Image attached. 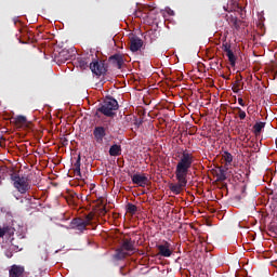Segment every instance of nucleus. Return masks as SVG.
<instances>
[{
	"mask_svg": "<svg viewBox=\"0 0 277 277\" xmlns=\"http://www.w3.org/2000/svg\"><path fill=\"white\" fill-rule=\"evenodd\" d=\"M193 164L194 154L188 153L187 149H185L180 156L175 167V179L177 183H171L169 185L170 192L175 194V196H179V194H181V192L187 187V174H189V170H192Z\"/></svg>",
	"mask_w": 277,
	"mask_h": 277,
	"instance_id": "1",
	"label": "nucleus"
},
{
	"mask_svg": "<svg viewBox=\"0 0 277 277\" xmlns=\"http://www.w3.org/2000/svg\"><path fill=\"white\" fill-rule=\"evenodd\" d=\"M135 253V240L131 238H123L116 249L113 259L115 261H124L127 256H131V254Z\"/></svg>",
	"mask_w": 277,
	"mask_h": 277,
	"instance_id": "2",
	"label": "nucleus"
},
{
	"mask_svg": "<svg viewBox=\"0 0 277 277\" xmlns=\"http://www.w3.org/2000/svg\"><path fill=\"white\" fill-rule=\"evenodd\" d=\"M118 101L114 97H107L101 106L96 109L95 116L96 118H101V114L106 116V118H114L116 116V111H118Z\"/></svg>",
	"mask_w": 277,
	"mask_h": 277,
	"instance_id": "3",
	"label": "nucleus"
},
{
	"mask_svg": "<svg viewBox=\"0 0 277 277\" xmlns=\"http://www.w3.org/2000/svg\"><path fill=\"white\" fill-rule=\"evenodd\" d=\"M11 181H13V186L15 189H17V192H19V194H27V192H29L30 186L29 182H27V177L18 174H12Z\"/></svg>",
	"mask_w": 277,
	"mask_h": 277,
	"instance_id": "4",
	"label": "nucleus"
},
{
	"mask_svg": "<svg viewBox=\"0 0 277 277\" xmlns=\"http://www.w3.org/2000/svg\"><path fill=\"white\" fill-rule=\"evenodd\" d=\"M90 70L93 75H96V77H101L107 72V67H105V62L103 61H93L90 63Z\"/></svg>",
	"mask_w": 277,
	"mask_h": 277,
	"instance_id": "5",
	"label": "nucleus"
},
{
	"mask_svg": "<svg viewBox=\"0 0 277 277\" xmlns=\"http://www.w3.org/2000/svg\"><path fill=\"white\" fill-rule=\"evenodd\" d=\"M158 250V256H163L164 259H170L172 256V245L168 241H163L162 245L156 246Z\"/></svg>",
	"mask_w": 277,
	"mask_h": 277,
	"instance_id": "6",
	"label": "nucleus"
},
{
	"mask_svg": "<svg viewBox=\"0 0 277 277\" xmlns=\"http://www.w3.org/2000/svg\"><path fill=\"white\" fill-rule=\"evenodd\" d=\"M106 135H107V128L103 126H96L93 129V137L96 144H103V140H105Z\"/></svg>",
	"mask_w": 277,
	"mask_h": 277,
	"instance_id": "7",
	"label": "nucleus"
},
{
	"mask_svg": "<svg viewBox=\"0 0 277 277\" xmlns=\"http://www.w3.org/2000/svg\"><path fill=\"white\" fill-rule=\"evenodd\" d=\"M131 181L133 185H137L138 187H146V185H148V176H146L144 173H136L131 175Z\"/></svg>",
	"mask_w": 277,
	"mask_h": 277,
	"instance_id": "8",
	"label": "nucleus"
},
{
	"mask_svg": "<svg viewBox=\"0 0 277 277\" xmlns=\"http://www.w3.org/2000/svg\"><path fill=\"white\" fill-rule=\"evenodd\" d=\"M142 47H144V41L140 37L130 38V51L132 53H137Z\"/></svg>",
	"mask_w": 277,
	"mask_h": 277,
	"instance_id": "9",
	"label": "nucleus"
},
{
	"mask_svg": "<svg viewBox=\"0 0 277 277\" xmlns=\"http://www.w3.org/2000/svg\"><path fill=\"white\" fill-rule=\"evenodd\" d=\"M225 12H243V8L239 5L237 1H229L226 5L223 6Z\"/></svg>",
	"mask_w": 277,
	"mask_h": 277,
	"instance_id": "10",
	"label": "nucleus"
},
{
	"mask_svg": "<svg viewBox=\"0 0 277 277\" xmlns=\"http://www.w3.org/2000/svg\"><path fill=\"white\" fill-rule=\"evenodd\" d=\"M23 274H25V267L16 264L12 265L9 271L10 277H23Z\"/></svg>",
	"mask_w": 277,
	"mask_h": 277,
	"instance_id": "11",
	"label": "nucleus"
},
{
	"mask_svg": "<svg viewBox=\"0 0 277 277\" xmlns=\"http://www.w3.org/2000/svg\"><path fill=\"white\" fill-rule=\"evenodd\" d=\"M108 60H109V62H111V64H114L119 70H120V68H122V64H124V57L122 56V54H115V55H111Z\"/></svg>",
	"mask_w": 277,
	"mask_h": 277,
	"instance_id": "12",
	"label": "nucleus"
},
{
	"mask_svg": "<svg viewBox=\"0 0 277 277\" xmlns=\"http://www.w3.org/2000/svg\"><path fill=\"white\" fill-rule=\"evenodd\" d=\"M55 60L58 64H64L70 60V53L68 50H62L56 56Z\"/></svg>",
	"mask_w": 277,
	"mask_h": 277,
	"instance_id": "13",
	"label": "nucleus"
},
{
	"mask_svg": "<svg viewBox=\"0 0 277 277\" xmlns=\"http://www.w3.org/2000/svg\"><path fill=\"white\" fill-rule=\"evenodd\" d=\"M71 224L77 228V230H80L81 233L88 228V223H85L83 219H74Z\"/></svg>",
	"mask_w": 277,
	"mask_h": 277,
	"instance_id": "14",
	"label": "nucleus"
},
{
	"mask_svg": "<svg viewBox=\"0 0 277 277\" xmlns=\"http://www.w3.org/2000/svg\"><path fill=\"white\" fill-rule=\"evenodd\" d=\"M227 21L229 25H232V27H235L237 30L241 29V25H243V22L234 15H230L229 17H227Z\"/></svg>",
	"mask_w": 277,
	"mask_h": 277,
	"instance_id": "15",
	"label": "nucleus"
},
{
	"mask_svg": "<svg viewBox=\"0 0 277 277\" xmlns=\"http://www.w3.org/2000/svg\"><path fill=\"white\" fill-rule=\"evenodd\" d=\"M228 169L224 168V167H219L215 174H216V181H219L220 183L226 181V172Z\"/></svg>",
	"mask_w": 277,
	"mask_h": 277,
	"instance_id": "16",
	"label": "nucleus"
},
{
	"mask_svg": "<svg viewBox=\"0 0 277 277\" xmlns=\"http://www.w3.org/2000/svg\"><path fill=\"white\" fill-rule=\"evenodd\" d=\"M110 157H120L122 155V146L115 144L109 148Z\"/></svg>",
	"mask_w": 277,
	"mask_h": 277,
	"instance_id": "17",
	"label": "nucleus"
},
{
	"mask_svg": "<svg viewBox=\"0 0 277 277\" xmlns=\"http://www.w3.org/2000/svg\"><path fill=\"white\" fill-rule=\"evenodd\" d=\"M72 169H74L75 175L81 179L82 177L81 176V156L77 157V160L74 163V168Z\"/></svg>",
	"mask_w": 277,
	"mask_h": 277,
	"instance_id": "18",
	"label": "nucleus"
},
{
	"mask_svg": "<svg viewBox=\"0 0 277 277\" xmlns=\"http://www.w3.org/2000/svg\"><path fill=\"white\" fill-rule=\"evenodd\" d=\"M263 129H265V122H263V121L256 122L253 126L254 135H261V132L263 131Z\"/></svg>",
	"mask_w": 277,
	"mask_h": 277,
	"instance_id": "19",
	"label": "nucleus"
},
{
	"mask_svg": "<svg viewBox=\"0 0 277 277\" xmlns=\"http://www.w3.org/2000/svg\"><path fill=\"white\" fill-rule=\"evenodd\" d=\"M226 55L228 57V62L230 66L235 67V65L237 64V56H235V53H233V50L228 51Z\"/></svg>",
	"mask_w": 277,
	"mask_h": 277,
	"instance_id": "20",
	"label": "nucleus"
},
{
	"mask_svg": "<svg viewBox=\"0 0 277 277\" xmlns=\"http://www.w3.org/2000/svg\"><path fill=\"white\" fill-rule=\"evenodd\" d=\"M223 159H224L226 166H230V163H233V154L228 153V151H224Z\"/></svg>",
	"mask_w": 277,
	"mask_h": 277,
	"instance_id": "21",
	"label": "nucleus"
},
{
	"mask_svg": "<svg viewBox=\"0 0 277 277\" xmlns=\"http://www.w3.org/2000/svg\"><path fill=\"white\" fill-rule=\"evenodd\" d=\"M126 209H127V212L130 213L131 215H135V213H137V206L133 203H128Z\"/></svg>",
	"mask_w": 277,
	"mask_h": 277,
	"instance_id": "22",
	"label": "nucleus"
},
{
	"mask_svg": "<svg viewBox=\"0 0 277 277\" xmlns=\"http://www.w3.org/2000/svg\"><path fill=\"white\" fill-rule=\"evenodd\" d=\"M90 62H88V58H79L78 60V66L82 69L85 70L88 68Z\"/></svg>",
	"mask_w": 277,
	"mask_h": 277,
	"instance_id": "23",
	"label": "nucleus"
},
{
	"mask_svg": "<svg viewBox=\"0 0 277 277\" xmlns=\"http://www.w3.org/2000/svg\"><path fill=\"white\" fill-rule=\"evenodd\" d=\"M26 122H27V117H25V116H17L15 118L16 124H25Z\"/></svg>",
	"mask_w": 277,
	"mask_h": 277,
	"instance_id": "24",
	"label": "nucleus"
},
{
	"mask_svg": "<svg viewBox=\"0 0 277 277\" xmlns=\"http://www.w3.org/2000/svg\"><path fill=\"white\" fill-rule=\"evenodd\" d=\"M235 109L236 111H238L240 120H246V111H243V109H241L240 107H236Z\"/></svg>",
	"mask_w": 277,
	"mask_h": 277,
	"instance_id": "25",
	"label": "nucleus"
},
{
	"mask_svg": "<svg viewBox=\"0 0 277 277\" xmlns=\"http://www.w3.org/2000/svg\"><path fill=\"white\" fill-rule=\"evenodd\" d=\"M6 233H10V226L0 227V237H5Z\"/></svg>",
	"mask_w": 277,
	"mask_h": 277,
	"instance_id": "26",
	"label": "nucleus"
},
{
	"mask_svg": "<svg viewBox=\"0 0 277 277\" xmlns=\"http://www.w3.org/2000/svg\"><path fill=\"white\" fill-rule=\"evenodd\" d=\"M143 10H148L149 12H153V10L156 9L155 4H141Z\"/></svg>",
	"mask_w": 277,
	"mask_h": 277,
	"instance_id": "27",
	"label": "nucleus"
},
{
	"mask_svg": "<svg viewBox=\"0 0 277 277\" xmlns=\"http://www.w3.org/2000/svg\"><path fill=\"white\" fill-rule=\"evenodd\" d=\"M93 217H94V215L88 214V215L85 216V219H83L84 222H85V224H87V226H90V222H92Z\"/></svg>",
	"mask_w": 277,
	"mask_h": 277,
	"instance_id": "28",
	"label": "nucleus"
},
{
	"mask_svg": "<svg viewBox=\"0 0 277 277\" xmlns=\"http://www.w3.org/2000/svg\"><path fill=\"white\" fill-rule=\"evenodd\" d=\"M234 94H239V80L236 81V85L232 88Z\"/></svg>",
	"mask_w": 277,
	"mask_h": 277,
	"instance_id": "29",
	"label": "nucleus"
},
{
	"mask_svg": "<svg viewBox=\"0 0 277 277\" xmlns=\"http://www.w3.org/2000/svg\"><path fill=\"white\" fill-rule=\"evenodd\" d=\"M222 49L225 53H228V51H233L230 50V44L228 43H223Z\"/></svg>",
	"mask_w": 277,
	"mask_h": 277,
	"instance_id": "30",
	"label": "nucleus"
},
{
	"mask_svg": "<svg viewBox=\"0 0 277 277\" xmlns=\"http://www.w3.org/2000/svg\"><path fill=\"white\" fill-rule=\"evenodd\" d=\"M166 12L168 13L169 16H174V12L170 8H166Z\"/></svg>",
	"mask_w": 277,
	"mask_h": 277,
	"instance_id": "31",
	"label": "nucleus"
},
{
	"mask_svg": "<svg viewBox=\"0 0 277 277\" xmlns=\"http://www.w3.org/2000/svg\"><path fill=\"white\" fill-rule=\"evenodd\" d=\"M238 104L241 105V107H246V103L243 102V98H238Z\"/></svg>",
	"mask_w": 277,
	"mask_h": 277,
	"instance_id": "32",
	"label": "nucleus"
},
{
	"mask_svg": "<svg viewBox=\"0 0 277 277\" xmlns=\"http://www.w3.org/2000/svg\"><path fill=\"white\" fill-rule=\"evenodd\" d=\"M134 124H135V127H137V129H140V127H142V120H141V121H137V120H136V121L134 122Z\"/></svg>",
	"mask_w": 277,
	"mask_h": 277,
	"instance_id": "33",
	"label": "nucleus"
},
{
	"mask_svg": "<svg viewBox=\"0 0 277 277\" xmlns=\"http://www.w3.org/2000/svg\"><path fill=\"white\" fill-rule=\"evenodd\" d=\"M221 77H222V79H226V80L230 79L229 77H226L225 75H222Z\"/></svg>",
	"mask_w": 277,
	"mask_h": 277,
	"instance_id": "34",
	"label": "nucleus"
},
{
	"mask_svg": "<svg viewBox=\"0 0 277 277\" xmlns=\"http://www.w3.org/2000/svg\"><path fill=\"white\" fill-rule=\"evenodd\" d=\"M8 259H12V253H6Z\"/></svg>",
	"mask_w": 277,
	"mask_h": 277,
	"instance_id": "35",
	"label": "nucleus"
},
{
	"mask_svg": "<svg viewBox=\"0 0 277 277\" xmlns=\"http://www.w3.org/2000/svg\"><path fill=\"white\" fill-rule=\"evenodd\" d=\"M103 213H107V209L106 208H103Z\"/></svg>",
	"mask_w": 277,
	"mask_h": 277,
	"instance_id": "36",
	"label": "nucleus"
},
{
	"mask_svg": "<svg viewBox=\"0 0 277 277\" xmlns=\"http://www.w3.org/2000/svg\"><path fill=\"white\" fill-rule=\"evenodd\" d=\"M13 21H14V24L16 25V23H17L16 18H13Z\"/></svg>",
	"mask_w": 277,
	"mask_h": 277,
	"instance_id": "37",
	"label": "nucleus"
},
{
	"mask_svg": "<svg viewBox=\"0 0 277 277\" xmlns=\"http://www.w3.org/2000/svg\"><path fill=\"white\" fill-rule=\"evenodd\" d=\"M136 5H138V6H140V3H136Z\"/></svg>",
	"mask_w": 277,
	"mask_h": 277,
	"instance_id": "38",
	"label": "nucleus"
}]
</instances>
